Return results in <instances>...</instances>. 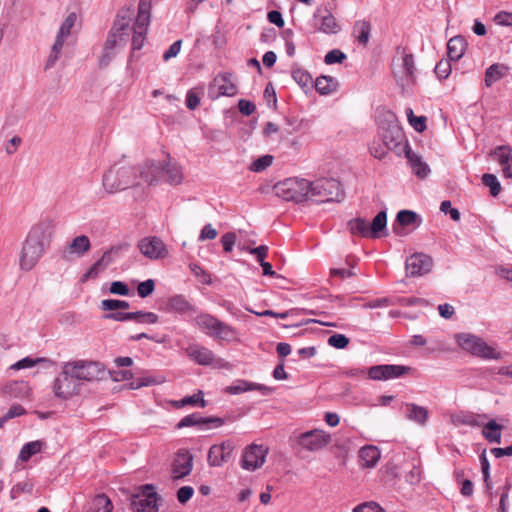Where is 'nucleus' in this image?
<instances>
[{"label": "nucleus", "instance_id": "obj_15", "mask_svg": "<svg viewBox=\"0 0 512 512\" xmlns=\"http://www.w3.org/2000/svg\"><path fill=\"white\" fill-rule=\"evenodd\" d=\"M330 442V433L321 429H313L303 432L297 438V443L301 449L308 452L321 451L326 448Z\"/></svg>", "mask_w": 512, "mask_h": 512}, {"label": "nucleus", "instance_id": "obj_63", "mask_svg": "<svg viewBox=\"0 0 512 512\" xmlns=\"http://www.w3.org/2000/svg\"><path fill=\"white\" fill-rule=\"evenodd\" d=\"M353 512H385L384 509L375 502H366L356 506Z\"/></svg>", "mask_w": 512, "mask_h": 512}, {"label": "nucleus", "instance_id": "obj_64", "mask_svg": "<svg viewBox=\"0 0 512 512\" xmlns=\"http://www.w3.org/2000/svg\"><path fill=\"white\" fill-rule=\"evenodd\" d=\"M194 495V489L191 486H182L177 491V500L181 504L188 502Z\"/></svg>", "mask_w": 512, "mask_h": 512}, {"label": "nucleus", "instance_id": "obj_44", "mask_svg": "<svg viewBox=\"0 0 512 512\" xmlns=\"http://www.w3.org/2000/svg\"><path fill=\"white\" fill-rule=\"evenodd\" d=\"M113 505L105 494H98L94 497L89 512H112Z\"/></svg>", "mask_w": 512, "mask_h": 512}, {"label": "nucleus", "instance_id": "obj_12", "mask_svg": "<svg viewBox=\"0 0 512 512\" xmlns=\"http://www.w3.org/2000/svg\"><path fill=\"white\" fill-rule=\"evenodd\" d=\"M158 494L153 485L146 484L139 488L131 498L133 512H158Z\"/></svg>", "mask_w": 512, "mask_h": 512}, {"label": "nucleus", "instance_id": "obj_13", "mask_svg": "<svg viewBox=\"0 0 512 512\" xmlns=\"http://www.w3.org/2000/svg\"><path fill=\"white\" fill-rule=\"evenodd\" d=\"M235 76L230 72L218 73L209 84L208 95L215 100L222 96L233 97L238 93Z\"/></svg>", "mask_w": 512, "mask_h": 512}, {"label": "nucleus", "instance_id": "obj_57", "mask_svg": "<svg viewBox=\"0 0 512 512\" xmlns=\"http://www.w3.org/2000/svg\"><path fill=\"white\" fill-rule=\"evenodd\" d=\"M345 59H346L345 53H343L339 49H333L325 55L324 62L327 65H332L335 63H342Z\"/></svg>", "mask_w": 512, "mask_h": 512}, {"label": "nucleus", "instance_id": "obj_38", "mask_svg": "<svg viewBox=\"0 0 512 512\" xmlns=\"http://www.w3.org/2000/svg\"><path fill=\"white\" fill-rule=\"evenodd\" d=\"M44 447V442L40 440L28 442L22 446L18 459L22 462H27L32 456L40 453Z\"/></svg>", "mask_w": 512, "mask_h": 512}, {"label": "nucleus", "instance_id": "obj_27", "mask_svg": "<svg viewBox=\"0 0 512 512\" xmlns=\"http://www.w3.org/2000/svg\"><path fill=\"white\" fill-rule=\"evenodd\" d=\"M248 391H259L262 395H270L273 393V388L243 379L235 381L232 385L226 388V392L232 395Z\"/></svg>", "mask_w": 512, "mask_h": 512}, {"label": "nucleus", "instance_id": "obj_7", "mask_svg": "<svg viewBox=\"0 0 512 512\" xmlns=\"http://www.w3.org/2000/svg\"><path fill=\"white\" fill-rule=\"evenodd\" d=\"M455 339L462 350L473 356L495 360L501 358L500 352H497L492 346L476 335L460 333L455 335Z\"/></svg>", "mask_w": 512, "mask_h": 512}, {"label": "nucleus", "instance_id": "obj_16", "mask_svg": "<svg viewBox=\"0 0 512 512\" xmlns=\"http://www.w3.org/2000/svg\"><path fill=\"white\" fill-rule=\"evenodd\" d=\"M268 454V448L264 445L251 444L244 448L240 460V466L244 470L255 471L262 467Z\"/></svg>", "mask_w": 512, "mask_h": 512}, {"label": "nucleus", "instance_id": "obj_36", "mask_svg": "<svg viewBox=\"0 0 512 512\" xmlns=\"http://www.w3.org/2000/svg\"><path fill=\"white\" fill-rule=\"evenodd\" d=\"M508 72V67L504 64H492L485 72V85L491 87L495 82L502 79Z\"/></svg>", "mask_w": 512, "mask_h": 512}, {"label": "nucleus", "instance_id": "obj_54", "mask_svg": "<svg viewBox=\"0 0 512 512\" xmlns=\"http://www.w3.org/2000/svg\"><path fill=\"white\" fill-rule=\"evenodd\" d=\"M273 163V156L271 155H264L259 158H257L253 163L251 164V171L254 172H261L271 166Z\"/></svg>", "mask_w": 512, "mask_h": 512}, {"label": "nucleus", "instance_id": "obj_9", "mask_svg": "<svg viewBox=\"0 0 512 512\" xmlns=\"http://www.w3.org/2000/svg\"><path fill=\"white\" fill-rule=\"evenodd\" d=\"M393 75L398 85L403 89H409L415 84V64L413 55L404 50L399 52V56L393 59Z\"/></svg>", "mask_w": 512, "mask_h": 512}, {"label": "nucleus", "instance_id": "obj_10", "mask_svg": "<svg viewBox=\"0 0 512 512\" xmlns=\"http://www.w3.org/2000/svg\"><path fill=\"white\" fill-rule=\"evenodd\" d=\"M151 0H139L138 14L134 24L130 25L132 32V49L140 50L146 40V34L150 25Z\"/></svg>", "mask_w": 512, "mask_h": 512}, {"label": "nucleus", "instance_id": "obj_42", "mask_svg": "<svg viewBox=\"0 0 512 512\" xmlns=\"http://www.w3.org/2000/svg\"><path fill=\"white\" fill-rule=\"evenodd\" d=\"M501 430L502 426L491 420L483 427L482 434L489 442L500 444Z\"/></svg>", "mask_w": 512, "mask_h": 512}, {"label": "nucleus", "instance_id": "obj_32", "mask_svg": "<svg viewBox=\"0 0 512 512\" xmlns=\"http://www.w3.org/2000/svg\"><path fill=\"white\" fill-rule=\"evenodd\" d=\"M91 248V242L88 236H76L67 247V252L70 255L77 257L84 256Z\"/></svg>", "mask_w": 512, "mask_h": 512}, {"label": "nucleus", "instance_id": "obj_53", "mask_svg": "<svg viewBox=\"0 0 512 512\" xmlns=\"http://www.w3.org/2000/svg\"><path fill=\"white\" fill-rule=\"evenodd\" d=\"M47 361L48 360L46 358H35L34 359L31 357H25V358L17 361L16 363L12 364L10 368L13 370L27 369V368L34 367L38 363L47 362Z\"/></svg>", "mask_w": 512, "mask_h": 512}, {"label": "nucleus", "instance_id": "obj_60", "mask_svg": "<svg viewBox=\"0 0 512 512\" xmlns=\"http://www.w3.org/2000/svg\"><path fill=\"white\" fill-rule=\"evenodd\" d=\"M480 463H481V469L483 473L484 482L486 484V487L488 489L491 488V482H490V464L486 457V450H484L480 455Z\"/></svg>", "mask_w": 512, "mask_h": 512}, {"label": "nucleus", "instance_id": "obj_56", "mask_svg": "<svg viewBox=\"0 0 512 512\" xmlns=\"http://www.w3.org/2000/svg\"><path fill=\"white\" fill-rule=\"evenodd\" d=\"M328 344L337 349H344L349 344V338L344 334H333L328 338Z\"/></svg>", "mask_w": 512, "mask_h": 512}, {"label": "nucleus", "instance_id": "obj_46", "mask_svg": "<svg viewBox=\"0 0 512 512\" xmlns=\"http://www.w3.org/2000/svg\"><path fill=\"white\" fill-rule=\"evenodd\" d=\"M354 34L360 44L366 45L370 36V24L367 21H357L354 25Z\"/></svg>", "mask_w": 512, "mask_h": 512}, {"label": "nucleus", "instance_id": "obj_30", "mask_svg": "<svg viewBox=\"0 0 512 512\" xmlns=\"http://www.w3.org/2000/svg\"><path fill=\"white\" fill-rule=\"evenodd\" d=\"M111 262V252L106 251L82 276V282L97 278Z\"/></svg>", "mask_w": 512, "mask_h": 512}, {"label": "nucleus", "instance_id": "obj_18", "mask_svg": "<svg viewBox=\"0 0 512 512\" xmlns=\"http://www.w3.org/2000/svg\"><path fill=\"white\" fill-rule=\"evenodd\" d=\"M340 193V183L335 179H319L311 182L309 197H319L321 201H331Z\"/></svg>", "mask_w": 512, "mask_h": 512}, {"label": "nucleus", "instance_id": "obj_31", "mask_svg": "<svg viewBox=\"0 0 512 512\" xmlns=\"http://www.w3.org/2000/svg\"><path fill=\"white\" fill-rule=\"evenodd\" d=\"M359 456L362 466L372 468L375 467L379 462L381 453L376 446L367 445L360 449Z\"/></svg>", "mask_w": 512, "mask_h": 512}, {"label": "nucleus", "instance_id": "obj_2", "mask_svg": "<svg viewBox=\"0 0 512 512\" xmlns=\"http://www.w3.org/2000/svg\"><path fill=\"white\" fill-rule=\"evenodd\" d=\"M196 327L218 343H240V333L234 326L210 313H200L195 319Z\"/></svg>", "mask_w": 512, "mask_h": 512}, {"label": "nucleus", "instance_id": "obj_41", "mask_svg": "<svg viewBox=\"0 0 512 512\" xmlns=\"http://www.w3.org/2000/svg\"><path fill=\"white\" fill-rule=\"evenodd\" d=\"M171 404L175 408H183L185 406H196L199 405L200 407H205L206 403L203 399V392L199 390L196 394L186 396L180 400H173L171 401Z\"/></svg>", "mask_w": 512, "mask_h": 512}, {"label": "nucleus", "instance_id": "obj_39", "mask_svg": "<svg viewBox=\"0 0 512 512\" xmlns=\"http://www.w3.org/2000/svg\"><path fill=\"white\" fill-rule=\"evenodd\" d=\"M467 43L461 36L450 38L449 57L451 61H458L465 53Z\"/></svg>", "mask_w": 512, "mask_h": 512}, {"label": "nucleus", "instance_id": "obj_19", "mask_svg": "<svg viewBox=\"0 0 512 512\" xmlns=\"http://www.w3.org/2000/svg\"><path fill=\"white\" fill-rule=\"evenodd\" d=\"M192 469L193 455L187 449L178 450L171 465L172 479H183L191 473Z\"/></svg>", "mask_w": 512, "mask_h": 512}, {"label": "nucleus", "instance_id": "obj_17", "mask_svg": "<svg viewBox=\"0 0 512 512\" xmlns=\"http://www.w3.org/2000/svg\"><path fill=\"white\" fill-rule=\"evenodd\" d=\"M137 247L144 257L152 261L162 260L169 254L166 244L157 236L142 238Z\"/></svg>", "mask_w": 512, "mask_h": 512}, {"label": "nucleus", "instance_id": "obj_49", "mask_svg": "<svg viewBox=\"0 0 512 512\" xmlns=\"http://www.w3.org/2000/svg\"><path fill=\"white\" fill-rule=\"evenodd\" d=\"M482 183L484 186L489 188L490 194L493 197H496L501 191L500 182L498 181L497 177L493 174H483Z\"/></svg>", "mask_w": 512, "mask_h": 512}, {"label": "nucleus", "instance_id": "obj_43", "mask_svg": "<svg viewBox=\"0 0 512 512\" xmlns=\"http://www.w3.org/2000/svg\"><path fill=\"white\" fill-rule=\"evenodd\" d=\"M397 222L401 226H419L421 223V219L419 215L411 210H401L397 213L396 216Z\"/></svg>", "mask_w": 512, "mask_h": 512}, {"label": "nucleus", "instance_id": "obj_25", "mask_svg": "<svg viewBox=\"0 0 512 512\" xmlns=\"http://www.w3.org/2000/svg\"><path fill=\"white\" fill-rule=\"evenodd\" d=\"M432 260L429 256L418 253L406 259V273L408 276H421L430 271Z\"/></svg>", "mask_w": 512, "mask_h": 512}, {"label": "nucleus", "instance_id": "obj_28", "mask_svg": "<svg viewBox=\"0 0 512 512\" xmlns=\"http://www.w3.org/2000/svg\"><path fill=\"white\" fill-rule=\"evenodd\" d=\"M406 419L418 425H425L429 416L428 409L415 403H405L402 406Z\"/></svg>", "mask_w": 512, "mask_h": 512}, {"label": "nucleus", "instance_id": "obj_24", "mask_svg": "<svg viewBox=\"0 0 512 512\" xmlns=\"http://www.w3.org/2000/svg\"><path fill=\"white\" fill-rule=\"evenodd\" d=\"M224 424L220 417H203L199 413H192L183 417L176 425L177 429L192 426H204L206 428H218Z\"/></svg>", "mask_w": 512, "mask_h": 512}, {"label": "nucleus", "instance_id": "obj_50", "mask_svg": "<svg viewBox=\"0 0 512 512\" xmlns=\"http://www.w3.org/2000/svg\"><path fill=\"white\" fill-rule=\"evenodd\" d=\"M132 321L139 324H156L159 316L154 312L137 311L133 312Z\"/></svg>", "mask_w": 512, "mask_h": 512}, {"label": "nucleus", "instance_id": "obj_51", "mask_svg": "<svg viewBox=\"0 0 512 512\" xmlns=\"http://www.w3.org/2000/svg\"><path fill=\"white\" fill-rule=\"evenodd\" d=\"M77 19V14L70 12L62 22L57 33L68 38L71 35L72 28L75 26Z\"/></svg>", "mask_w": 512, "mask_h": 512}, {"label": "nucleus", "instance_id": "obj_58", "mask_svg": "<svg viewBox=\"0 0 512 512\" xmlns=\"http://www.w3.org/2000/svg\"><path fill=\"white\" fill-rule=\"evenodd\" d=\"M155 289V282L152 279H148L138 284L137 293L141 298H146L153 293Z\"/></svg>", "mask_w": 512, "mask_h": 512}, {"label": "nucleus", "instance_id": "obj_14", "mask_svg": "<svg viewBox=\"0 0 512 512\" xmlns=\"http://www.w3.org/2000/svg\"><path fill=\"white\" fill-rule=\"evenodd\" d=\"M382 116L387 122V128L382 134L383 142L386 144V147L390 150H395L403 146V149L405 150V144L408 143L405 141L403 131L398 125L396 115L392 111H384Z\"/></svg>", "mask_w": 512, "mask_h": 512}, {"label": "nucleus", "instance_id": "obj_29", "mask_svg": "<svg viewBox=\"0 0 512 512\" xmlns=\"http://www.w3.org/2000/svg\"><path fill=\"white\" fill-rule=\"evenodd\" d=\"M405 155L413 173L419 178H425L430 172V169L428 165L422 161V158L410 149L408 144H405Z\"/></svg>", "mask_w": 512, "mask_h": 512}, {"label": "nucleus", "instance_id": "obj_23", "mask_svg": "<svg viewBox=\"0 0 512 512\" xmlns=\"http://www.w3.org/2000/svg\"><path fill=\"white\" fill-rule=\"evenodd\" d=\"M186 354L192 361L202 366H209L214 362L220 365L224 362L223 359H216L212 350L200 344L189 345Z\"/></svg>", "mask_w": 512, "mask_h": 512}, {"label": "nucleus", "instance_id": "obj_47", "mask_svg": "<svg viewBox=\"0 0 512 512\" xmlns=\"http://www.w3.org/2000/svg\"><path fill=\"white\" fill-rule=\"evenodd\" d=\"M405 113H406L409 124L413 127V129L415 131L423 132L426 129V117L425 116H415L412 108H410V107L405 109Z\"/></svg>", "mask_w": 512, "mask_h": 512}, {"label": "nucleus", "instance_id": "obj_61", "mask_svg": "<svg viewBox=\"0 0 512 512\" xmlns=\"http://www.w3.org/2000/svg\"><path fill=\"white\" fill-rule=\"evenodd\" d=\"M370 153L373 157L377 159H383L387 155L388 150H390L388 147H386V144L383 142V144L379 142H374L370 146Z\"/></svg>", "mask_w": 512, "mask_h": 512}, {"label": "nucleus", "instance_id": "obj_40", "mask_svg": "<svg viewBox=\"0 0 512 512\" xmlns=\"http://www.w3.org/2000/svg\"><path fill=\"white\" fill-rule=\"evenodd\" d=\"M164 175L167 177V181L170 184L177 185L183 180L182 168L177 163L171 161L164 165L163 176Z\"/></svg>", "mask_w": 512, "mask_h": 512}, {"label": "nucleus", "instance_id": "obj_55", "mask_svg": "<svg viewBox=\"0 0 512 512\" xmlns=\"http://www.w3.org/2000/svg\"><path fill=\"white\" fill-rule=\"evenodd\" d=\"M292 77L301 87H307L312 83L311 75L302 69L293 70Z\"/></svg>", "mask_w": 512, "mask_h": 512}, {"label": "nucleus", "instance_id": "obj_48", "mask_svg": "<svg viewBox=\"0 0 512 512\" xmlns=\"http://www.w3.org/2000/svg\"><path fill=\"white\" fill-rule=\"evenodd\" d=\"M316 90L322 94L327 95L334 89V81L330 76H320L315 81Z\"/></svg>", "mask_w": 512, "mask_h": 512}, {"label": "nucleus", "instance_id": "obj_20", "mask_svg": "<svg viewBox=\"0 0 512 512\" xmlns=\"http://www.w3.org/2000/svg\"><path fill=\"white\" fill-rule=\"evenodd\" d=\"M164 165L160 162L145 161L136 167L138 181L141 184H154L163 177Z\"/></svg>", "mask_w": 512, "mask_h": 512}, {"label": "nucleus", "instance_id": "obj_45", "mask_svg": "<svg viewBox=\"0 0 512 512\" xmlns=\"http://www.w3.org/2000/svg\"><path fill=\"white\" fill-rule=\"evenodd\" d=\"M492 156L501 167L512 164L511 148L508 146H498L492 152Z\"/></svg>", "mask_w": 512, "mask_h": 512}, {"label": "nucleus", "instance_id": "obj_21", "mask_svg": "<svg viewBox=\"0 0 512 512\" xmlns=\"http://www.w3.org/2000/svg\"><path fill=\"white\" fill-rule=\"evenodd\" d=\"M233 450L234 444L231 440H226L220 444L212 445L208 451V464L211 467L222 466L224 463L228 462Z\"/></svg>", "mask_w": 512, "mask_h": 512}, {"label": "nucleus", "instance_id": "obj_6", "mask_svg": "<svg viewBox=\"0 0 512 512\" xmlns=\"http://www.w3.org/2000/svg\"><path fill=\"white\" fill-rule=\"evenodd\" d=\"M348 227L353 235L370 239L380 238L387 228V212H378L371 223L361 217L352 219L348 222Z\"/></svg>", "mask_w": 512, "mask_h": 512}, {"label": "nucleus", "instance_id": "obj_62", "mask_svg": "<svg viewBox=\"0 0 512 512\" xmlns=\"http://www.w3.org/2000/svg\"><path fill=\"white\" fill-rule=\"evenodd\" d=\"M236 239L237 237L234 232H227L221 237V243L225 252L229 253L232 251Z\"/></svg>", "mask_w": 512, "mask_h": 512}, {"label": "nucleus", "instance_id": "obj_26", "mask_svg": "<svg viewBox=\"0 0 512 512\" xmlns=\"http://www.w3.org/2000/svg\"><path fill=\"white\" fill-rule=\"evenodd\" d=\"M314 24L318 31L325 34H337L341 30L340 24L328 10H319L314 15Z\"/></svg>", "mask_w": 512, "mask_h": 512}, {"label": "nucleus", "instance_id": "obj_8", "mask_svg": "<svg viewBox=\"0 0 512 512\" xmlns=\"http://www.w3.org/2000/svg\"><path fill=\"white\" fill-rule=\"evenodd\" d=\"M133 12L130 9H122L114 22L111 32L104 44V49L114 52L117 46L126 44L130 35V22Z\"/></svg>", "mask_w": 512, "mask_h": 512}, {"label": "nucleus", "instance_id": "obj_37", "mask_svg": "<svg viewBox=\"0 0 512 512\" xmlns=\"http://www.w3.org/2000/svg\"><path fill=\"white\" fill-rule=\"evenodd\" d=\"M165 382V377L162 375H153L145 373L143 376L138 377L130 383L131 389H139L145 386L159 385Z\"/></svg>", "mask_w": 512, "mask_h": 512}, {"label": "nucleus", "instance_id": "obj_52", "mask_svg": "<svg viewBox=\"0 0 512 512\" xmlns=\"http://www.w3.org/2000/svg\"><path fill=\"white\" fill-rule=\"evenodd\" d=\"M129 306V303L125 300L104 299L101 301V309L103 311L113 312L118 309L126 310Z\"/></svg>", "mask_w": 512, "mask_h": 512}, {"label": "nucleus", "instance_id": "obj_35", "mask_svg": "<svg viewBox=\"0 0 512 512\" xmlns=\"http://www.w3.org/2000/svg\"><path fill=\"white\" fill-rule=\"evenodd\" d=\"M66 39H67V37H65L61 34H58V33L56 34L54 43L51 47L50 54H49V56L46 60V63L44 65L45 70H49L56 64L57 60L59 59V57L61 55V52H62V49H63Z\"/></svg>", "mask_w": 512, "mask_h": 512}, {"label": "nucleus", "instance_id": "obj_4", "mask_svg": "<svg viewBox=\"0 0 512 512\" xmlns=\"http://www.w3.org/2000/svg\"><path fill=\"white\" fill-rule=\"evenodd\" d=\"M78 384L83 387L103 380L106 377V368L103 363L89 359H75L63 362Z\"/></svg>", "mask_w": 512, "mask_h": 512}, {"label": "nucleus", "instance_id": "obj_1", "mask_svg": "<svg viewBox=\"0 0 512 512\" xmlns=\"http://www.w3.org/2000/svg\"><path fill=\"white\" fill-rule=\"evenodd\" d=\"M53 223L42 220L34 224L23 243L19 265L24 271L32 270L49 247L53 235Z\"/></svg>", "mask_w": 512, "mask_h": 512}, {"label": "nucleus", "instance_id": "obj_11", "mask_svg": "<svg viewBox=\"0 0 512 512\" xmlns=\"http://www.w3.org/2000/svg\"><path fill=\"white\" fill-rule=\"evenodd\" d=\"M81 389V386L70 373L66 365L62 363L61 371L55 377L52 383V391L54 396L61 400H68L74 396L79 395Z\"/></svg>", "mask_w": 512, "mask_h": 512}, {"label": "nucleus", "instance_id": "obj_33", "mask_svg": "<svg viewBox=\"0 0 512 512\" xmlns=\"http://www.w3.org/2000/svg\"><path fill=\"white\" fill-rule=\"evenodd\" d=\"M166 310L168 312L184 314L189 311H194V307L183 295H174L168 299L166 303Z\"/></svg>", "mask_w": 512, "mask_h": 512}, {"label": "nucleus", "instance_id": "obj_5", "mask_svg": "<svg viewBox=\"0 0 512 512\" xmlns=\"http://www.w3.org/2000/svg\"><path fill=\"white\" fill-rule=\"evenodd\" d=\"M311 182L304 178L291 177L277 182L274 193L285 201L300 203L308 199Z\"/></svg>", "mask_w": 512, "mask_h": 512}, {"label": "nucleus", "instance_id": "obj_22", "mask_svg": "<svg viewBox=\"0 0 512 512\" xmlns=\"http://www.w3.org/2000/svg\"><path fill=\"white\" fill-rule=\"evenodd\" d=\"M410 370L403 365L385 364L375 365L369 368L368 375L373 380H388L401 377Z\"/></svg>", "mask_w": 512, "mask_h": 512}, {"label": "nucleus", "instance_id": "obj_3", "mask_svg": "<svg viewBox=\"0 0 512 512\" xmlns=\"http://www.w3.org/2000/svg\"><path fill=\"white\" fill-rule=\"evenodd\" d=\"M140 185L136 167L115 163L102 176V187L107 194H115L132 186Z\"/></svg>", "mask_w": 512, "mask_h": 512}, {"label": "nucleus", "instance_id": "obj_34", "mask_svg": "<svg viewBox=\"0 0 512 512\" xmlns=\"http://www.w3.org/2000/svg\"><path fill=\"white\" fill-rule=\"evenodd\" d=\"M4 391L11 397L25 399L31 395V389L28 382L12 381L5 385Z\"/></svg>", "mask_w": 512, "mask_h": 512}, {"label": "nucleus", "instance_id": "obj_59", "mask_svg": "<svg viewBox=\"0 0 512 512\" xmlns=\"http://www.w3.org/2000/svg\"><path fill=\"white\" fill-rule=\"evenodd\" d=\"M109 292L114 295L128 296L130 295V289L125 282L113 281L110 284Z\"/></svg>", "mask_w": 512, "mask_h": 512}]
</instances>
